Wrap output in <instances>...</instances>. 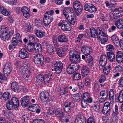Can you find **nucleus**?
I'll return each mask as SVG.
<instances>
[{
	"instance_id": "f257e3e1",
	"label": "nucleus",
	"mask_w": 123,
	"mask_h": 123,
	"mask_svg": "<svg viewBox=\"0 0 123 123\" xmlns=\"http://www.w3.org/2000/svg\"><path fill=\"white\" fill-rule=\"evenodd\" d=\"M90 31L92 37H97L101 41L102 44H105L107 41L108 38L106 35L101 27H97L96 30L93 27L91 28Z\"/></svg>"
},
{
	"instance_id": "f03ea898",
	"label": "nucleus",
	"mask_w": 123,
	"mask_h": 123,
	"mask_svg": "<svg viewBox=\"0 0 123 123\" xmlns=\"http://www.w3.org/2000/svg\"><path fill=\"white\" fill-rule=\"evenodd\" d=\"M10 36L7 27L2 25L0 28V36L1 39L4 41L8 40Z\"/></svg>"
},
{
	"instance_id": "7ed1b4c3",
	"label": "nucleus",
	"mask_w": 123,
	"mask_h": 123,
	"mask_svg": "<svg viewBox=\"0 0 123 123\" xmlns=\"http://www.w3.org/2000/svg\"><path fill=\"white\" fill-rule=\"evenodd\" d=\"M114 11L117 12H114L112 11L109 13V17L112 20L117 18V17H120L123 15V8L120 7L116 8L114 9Z\"/></svg>"
},
{
	"instance_id": "20e7f679",
	"label": "nucleus",
	"mask_w": 123,
	"mask_h": 123,
	"mask_svg": "<svg viewBox=\"0 0 123 123\" xmlns=\"http://www.w3.org/2000/svg\"><path fill=\"white\" fill-rule=\"evenodd\" d=\"M69 56L70 60L72 62H76L77 61H79L80 59L78 52L74 50H72L70 51Z\"/></svg>"
},
{
	"instance_id": "39448f33",
	"label": "nucleus",
	"mask_w": 123,
	"mask_h": 123,
	"mask_svg": "<svg viewBox=\"0 0 123 123\" xmlns=\"http://www.w3.org/2000/svg\"><path fill=\"white\" fill-rule=\"evenodd\" d=\"M34 62L37 66L43 65L44 62V59L43 55L38 54L35 56L34 58Z\"/></svg>"
},
{
	"instance_id": "423d86ee",
	"label": "nucleus",
	"mask_w": 123,
	"mask_h": 123,
	"mask_svg": "<svg viewBox=\"0 0 123 123\" xmlns=\"http://www.w3.org/2000/svg\"><path fill=\"white\" fill-rule=\"evenodd\" d=\"M73 7L76 14L77 15H80L83 9V6L81 3L77 1H75L74 3Z\"/></svg>"
},
{
	"instance_id": "0eeeda50",
	"label": "nucleus",
	"mask_w": 123,
	"mask_h": 123,
	"mask_svg": "<svg viewBox=\"0 0 123 123\" xmlns=\"http://www.w3.org/2000/svg\"><path fill=\"white\" fill-rule=\"evenodd\" d=\"M59 26H61V29L62 31H69L71 29V26L68 22L65 20H63L61 23H59L58 24Z\"/></svg>"
},
{
	"instance_id": "6e6552de",
	"label": "nucleus",
	"mask_w": 123,
	"mask_h": 123,
	"mask_svg": "<svg viewBox=\"0 0 123 123\" xmlns=\"http://www.w3.org/2000/svg\"><path fill=\"white\" fill-rule=\"evenodd\" d=\"M12 68L11 64L9 62H7L4 67L3 73V74L6 76L9 75Z\"/></svg>"
},
{
	"instance_id": "1a4fd4ad",
	"label": "nucleus",
	"mask_w": 123,
	"mask_h": 123,
	"mask_svg": "<svg viewBox=\"0 0 123 123\" xmlns=\"http://www.w3.org/2000/svg\"><path fill=\"white\" fill-rule=\"evenodd\" d=\"M54 67L56 71V73L59 74L60 73L62 70L63 64L60 61H57L54 65Z\"/></svg>"
},
{
	"instance_id": "9d476101",
	"label": "nucleus",
	"mask_w": 123,
	"mask_h": 123,
	"mask_svg": "<svg viewBox=\"0 0 123 123\" xmlns=\"http://www.w3.org/2000/svg\"><path fill=\"white\" fill-rule=\"evenodd\" d=\"M20 102L22 106L24 107L28 106L31 104L29 96L27 95L22 98L21 99Z\"/></svg>"
},
{
	"instance_id": "9b49d317",
	"label": "nucleus",
	"mask_w": 123,
	"mask_h": 123,
	"mask_svg": "<svg viewBox=\"0 0 123 123\" xmlns=\"http://www.w3.org/2000/svg\"><path fill=\"white\" fill-rule=\"evenodd\" d=\"M74 104L73 102H66L64 105V109L67 113L70 112L71 108H72L74 106Z\"/></svg>"
},
{
	"instance_id": "f8f14e48",
	"label": "nucleus",
	"mask_w": 123,
	"mask_h": 123,
	"mask_svg": "<svg viewBox=\"0 0 123 123\" xmlns=\"http://www.w3.org/2000/svg\"><path fill=\"white\" fill-rule=\"evenodd\" d=\"M19 57L21 58L24 59L27 58L29 56L28 53L26 49L24 48L20 49L19 53Z\"/></svg>"
},
{
	"instance_id": "ddd939ff",
	"label": "nucleus",
	"mask_w": 123,
	"mask_h": 123,
	"mask_svg": "<svg viewBox=\"0 0 123 123\" xmlns=\"http://www.w3.org/2000/svg\"><path fill=\"white\" fill-rule=\"evenodd\" d=\"M21 11L24 16L25 18L30 17L29 8L26 6H23L21 8Z\"/></svg>"
},
{
	"instance_id": "4468645a",
	"label": "nucleus",
	"mask_w": 123,
	"mask_h": 123,
	"mask_svg": "<svg viewBox=\"0 0 123 123\" xmlns=\"http://www.w3.org/2000/svg\"><path fill=\"white\" fill-rule=\"evenodd\" d=\"M49 96V93L48 92H42L40 94L41 99L43 102L48 100Z\"/></svg>"
},
{
	"instance_id": "2eb2a0df",
	"label": "nucleus",
	"mask_w": 123,
	"mask_h": 123,
	"mask_svg": "<svg viewBox=\"0 0 123 123\" xmlns=\"http://www.w3.org/2000/svg\"><path fill=\"white\" fill-rule=\"evenodd\" d=\"M85 117L82 115H78L75 120V123H86Z\"/></svg>"
},
{
	"instance_id": "dca6fc26",
	"label": "nucleus",
	"mask_w": 123,
	"mask_h": 123,
	"mask_svg": "<svg viewBox=\"0 0 123 123\" xmlns=\"http://www.w3.org/2000/svg\"><path fill=\"white\" fill-rule=\"evenodd\" d=\"M11 101L14 106L15 110H17L19 105V102L18 99L15 97H13L12 98Z\"/></svg>"
},
{
	"instance_id": "f3484780",
	"label": "nucleus",
	"mask_w": 123,
	"mask_h": 123,
	"mask_svg": "<svg viewBox=\"0 0 123 123\" xmlns=\"http://www.w3.org/2000/svg\"><path fill=\"white\" fill-rule=\"evenodd\" d=\"M53 18L51 16H45L43 19V22L45 25L48 26L53 20Z\"/></svg>"
},
{
	"instance_id": "a211bd4d",
	"label": "nucleus",
	"mask_w": 123,
	"mask_h": 123,
	"mask_svg": "<svg viewBox=\"0 0 123 123\" xmlns=\"http://www.w3.org/2000/svg\"><path fill=\"white\" fill-rule=\"evenodd\" d=\"M68 89V87L65 86L62 88H60V93L61 95H64L66 96H68L70 94V92L67 90Z\"/></svg>"
},
{
	"instance_id": "6ab92c4d",
	"label": "nucleus",
	"mask_w": 123,
	"mask_h": 123,
	"mask_svg": "<svg viewBox=\"0 0 123 123\" xmlns=\"http://www.w3.org/2000/svg\"><path fill=\"white\" fill-rule=\"evenodd\" d=\"M116 59L118 63L123 62V53L122 52L119 51L117 52Z\"/></svg>"
},
{
	"instance_id": "aec40b11",
	"label": "nucleus",
	"mask_w": 123,
	"mask_h": 123,
	"mask_svg": "<svg viewBox=\"0 0 123 123\" xmlns=\"http://www.w3.org/2000/svg\"><path fill=\"white\" fill-rule=\"evenodd\" d=\"M81 75L83 77H85L90 73V69L87 66H83L81 68Z\"/></svg>"
},
{
	"instance_id": "412c9836",
	"label": "nucleus",
	"mask_w": 123,
	"mask_h": 123,
	"mask_svg": "<svg viewBox=\"0 0 123 123\" xmlns=\"http://www.w3.org/2000/svg\"><path fill=\"white\" fill-rule=\"evenodd\" d=\"M58 40L59 42L61 43H64L68 41V39L65 35H60L58 37Z\"/></svg>"
},
{
	"instance_id": "4be33fe9",
	"label": "nucleus",
	"mask_w": 123,
	"mask_h": 123,
	"mask_svg": "<svg viewBox=\"0 0 123 123\" xmlns=\"http://www.w3.org/2000/svg\"><path fill=\"white\" fill-rule=\"evenodd\" d=\"M20 69H21L20 70H21L22 69H23L24 70H25L26 73H28L29 74H31V73L32 71L31 68L29 65H22L21 68Z\"/></svg>"
},
{
	"instance_id": "5701e85b",
	"label": "nucleus",
	"mask_w": 123,
	"mask_h": 123,
	"mask_svg": "<svg viewBox=\"0 0 123 123\" xmlns=\"http://www.w3.org/2000/svg\"><path fill=\"white\" fill-rule=\"evenodd\" d=\"M20 69H21L20 70H21L22 69H23L24 70H25L26 73H28L29 74H31V73L32 71L31 68L29 65H22L21 68Z\"/></svg>"
},
{
	"instance_id": "b1692460",
	"label": "nucleus",
	"mask_w": 123,
	"mask_h": 123,
	"mask_svg": "<svg viewBox=\"0 0 123 123\" xmlns=\"http://www.w3.org/2000/svg\"><path fill=\"white\" fill-rule=\"evenodd\" d=\"M20 69H21L20 70H21L22 69H23L24 70H25L26 73H28L29 74H31V73L32 71L31 68L29 65H22L21 68Z\"/></svg>"
},
{
	"instance_id": "393cba45",
	"label": "nucleus",
	"mask_w": 123,
	"mask_h": 123,
	"mask_svg": "<svg viewBox=\"0 0 123 123\" xmlns=\"http://www.w3.org/2000/svg\"><path fill=\"white\" fill-rule=\"evenodd\" d=\"M20 69H21L20 70H21L22 69H23L24 70H25L26 73H28L29 74H31V73L32 71L31 68L29 65H22L21 68Z\"/></svg>"
},
{
	"instance_id": "a878e982",
	"label": "nucleus",
	"mask_w": 123,
	"mask_h": 123,
	"mask_svg": "<svg viewBox=\"0 0 123 123\" xmlns=\"http://www.w3.org/2000/svg\"><path fill=\"white\" fill-rule=\"evenodd\" d=\"M82 99L88 100L89 103H91L92 101V99L91 97H90L89 93L87 92L83 93Z\"/></svg>"
},
{
	"instance_id": "bb28decb",
	"label": "nucleus",
	"mask_w": 123,
	"mask_h": 123,
	"mask_svg": "<svg viewBox=\"0 0 123 123\" xmlns=\"http://www.w3.org/2000/svg\"><path fill=\"white\" fill-rule=\"evenodd\" d=\"M11 88L12 90L15 92H17L19 91L18 85L16 82H13L12 83Z\"/></svg>"
},
{
	"instance_id": "cd10ccee",
	"label": "nucleus",
	"mask_w": 123,
	"mask_h": 123,
	"mask_svg": "<svg viewBox=\"0 0 123 123\" xmlns=\"http://www.w3.org/2000/svg\"><path fill=\"white\" fill-rule=\"evenodd\" d=\"M115 24L117 28L123 30V20L119 19L117 21L115 22Z\"/></svg>"
},
{
	"instance_id": "c85d7f7f",
	"label": "nucleus",
	"mask_w": 123,
	"mask_h": 123,
	"mask_svg": "<svg viewBox=\"0 0 123 123\" xmlns=\"http://www.w3.org/2000/svg\"><path fill=\"white\" fill-rule=\"evenodd\" d=\"M55 113L56 117H59L60 120H62V118L64 117L63 113L59 110V109L55 111Z\"/></svg>"
},
{
	"instance_id": "c756f323",
	"label": "nucleus",
	"mask_w": 123,
	"mask_h": 123,
	"mask_svg": "<svg viewBox=\"0 0 123 123\" xmlns=\"http://www.w3.org/2000/svg\"><path fill=\"white\" fill-rule=\"evenodd\" d=\"M70 24L72 25H74L75 24V17L74 15L69 16L68 15L67 16L65 17Z\"/></svg>"
},
{
	"instance_id": "7c9ffc66",
	"label": "nucleus",
	"mask_w": 123,
	"mask_h": 123,
	"mask_svg": "<svg viewBox=\"0 0 123 123\" xmlns=\"http://www.w3.org/2000/svg\"><path fill=\"white\" fill-rule=\"evenodd\" d=\"M69 65L75 72L78 70L79 69V65L76 62H72Z\"/></svg>"
},
{
	"instance_id": "2f4dec72",
	"label": "nucleus",
	"mask_w": 123,
	"mask_h": 123,
	"mask_svg": "<svg viewBox=\"0 0 123 123\" xmlns=\"http://www.w3.org/2000/svg\"><path fill=\"white\" fill-rule=\"evenodd\" d=\"M41 44L39 43H35L34 44V50L36 52H41L42 50Z\"/></svg>"
},
{
	"instance_id": "473e14b6",
	"label": "nucleus",
	"mask_w": 123,
	"mask_h": 123,
	"mask_svg": "<svg viewBox=\"0 0 123 123\" xmlns=\"http://www.w3.org/2000/svg\"><path fill=\"white\" fill-rule=\"evenodd\" d=\"M107 55L110 61L112 62L115 60V56L113 53L111 52H108Z\"/></svg>"
},
{
	"instance_id": "72a5a7b5",
	"label": "nucleus",
	"mask_w": 123,
	"mask_h": 123,
	"mask_svg": "<svg viewBox=\"0 0 123 123\" xmlns=\"http://www.w3.org/2000/svg\"><path fill=\"white\" fill-rule=\"evenodd\" d=\"M86 61L88 65L91 66L92 65L93 63V58L91 55L86 56Z\"/></svg>"
},
{
	"instance_id": "f704fd0d",
	"label": "nucleus",
	"mask_w": 123,
	"mask_h": 123,
	"mask_svg": "<svg viewBox=\"0 0 123 123\" xmlns=\"http://www.w3.org/2000/svg\"><path fill=\"white\" fill-rule=\"evenodd\" d=\"M35 34L37 37L40 38H42L45 35V32L40 31L38 30L36 31Z\"/></svg>"
},
{
	"instance_id": "c9c22d12",
	"label": "nucleus",
	"mask_w": 123,
	"mask_h": 123,
	"mask_svg": "<svg viewBox=\"0 0 123 123\" xmlns=\"http://www.w3.org/2000/svg\"><path fill=\"white\" fill-rule=\"evenodd\" d=\"M101 97L107 99L108 97V93L106 90H103L100 93Z\"/></svg>"
},
{
	"instance_id": "e433bc0d",
	"label": "nucleus",
	"mask_w": 123,
	"mask_h": 123,
	"mask_svg": "<svg viewBox=\"0 0 123 123\" xmlns=\"http://www.w3.org/2000/svg\"><path fill=\"white\" fill-rule=\"evenodd\" d=\"M92 107L94 110H98L100 107L99 102L97 101L95 102H94L93 104Z\"/></svg>"
},
{
	"instance_id": "4c0bfd02",
	"label": "nucleus",
	"mask_w": 123,
	"mask_h": 123,
	"mask_svg": "<svg viewBox=\"0 0 123 123\" xmlns=\"http://www.w3.org/2000/svg\"><path fill=\"white\" fill-rule=\"evenodd\" d=\"M82 95L80 93L76 94L73 98L75 102L79 101L81 98Z\"/></svg>"
},
{
	"instance_id": "58836bf2",
	"label": "nucleus",
	"mask_w": 123,
	"mask_h": 123,
	"mask_svg": "<svg viewBox=\"0 0 123 123\" xmlns=\"http://www.w3.org/2000/svg\"><path fill=\"white\" fill-rule=\"evenodd\" d=\"M87 49L86 50H81V51L84 53L85 56H90V54L91 53V49L90 47L87 48Z\"/></svg>"
},
{
	"instance_id": "ea45409f",
	"label": "nucleus",
	"mask_w": 123,
	"mask_h": 123,
	"mask_svg": "<svg viewBox=\"0 0 123 123\" xmlns=\"http://www.w3.org/2000/svg\"><path fill=\"white\" fill-rule=\"evenodd\" d=\"M11 101H8L6 104L7 108L9 110L12 109L14 108V106Z\"/></svg>"
},
{
	"instance_id": "a19ab883",
	"label": "nucleus",
	"mask_w": 123,
	"mask_h": 123,
	"mask_svg": "<svg viewBox=\"0 0 123 123\" xmlns=\"http://www.w3.org/2000/svg\"><path fill=\"white\" fill-rule=\"evenodd\" d=\"M35 25L39 28L43 27V22L40 19L37 20L36 19L35 20Z\"/></svg>"
},
{
	"instance_id": "79ce46f5",
	"label": "nucleus",
	"mask_w": 123,
	"mask_h": 123,
	"mask_svg": "<svg viewBox=\"0 0 123 123\" xmlns=\"http://www.w3.org/2000/svg\"><path fill=\"white\" fill-rule=\"evenodd\" d=\"M3 98L4 99L8 100L11 97L10 93L8 92H4L2 95Z\"/></svg>"
},
{
	"instance_id": "37998d69",
	"label": "nucleus",
	"mask_w": 123,
	"mask_h": 123,
	"mask_svg": "<svg viewBox=\"0 0 123 123\" xmlns=\"http://www.w3.org/2000/svg\"><path fill=\"white\" fill-rule=\"evenodd\" d=\"M56 51L58 55L60 57H62L64 55V52L63 50L60 49H57Z\"/></svg>"
},
{
	"instance_id": "c03bdc74",
	"label": "nucleus",
	"mask_w": 123,
	"mask_h": 123,
	"mask_svg": "<svg viewBox=\"0 0 123 123\" xmlns=\"http://www.w3.org/2000/svg\"><path fill=\"white\" fill-rule=\"evenodd\" d=\"M34 43L30 42L29 43L27 46L28 50L30 51H31L33 50H34Z\"/></svg>"
},
{
	"instance_id": "a18cd8bd",
	"label": "nucleus",
	"mask_w": 123,
	"mask_h": 123,
	"mask_svg": "<svg viewBox=\"0 0 123 123\" xmlns=\"http://www.w3.org/2000/svg\"><path fill=\"white\" fill-rule=\"evenodd\" d=\"M89 103V101L88 100L82 99L81 104L82 107L83 108H86L88 105Z\"/></svg>"
},
{
	"instance_id": "49530a36",
	"label": "nucleus",
	"mask_w": 123,
	"mask_h": 123,
	"mask_svg": "<svg viewBox=\"0 0 123 123\" xmlns=\"http://www.w3.org/2000/svg\"><path fill=\"white\" fill-rule=\"evenodd\" d=\"M36 105L35 104H32V105L31 103V104H30V105L28 106H29L28 108V110L33 112H35V111L36 110V108L37 107V106L36 107H35H35Z\"/></svg>"
},
{
	"instance_id": "de8ad7c7",
	"label": "nucleus",
	"mask_w": 123,
	"mask_h": 123,
	"mask_svg": "<svg viewBox=\"0 0 123 123\" xmlns=\"http://www.w3.org/2000/svg\"><path fill=\"white\" fill-rule=\"evenodd\" d=\"M118 100L119 102H123V90H122L120 92Z\"/></svg>"
},
{
	"instance_id": "09e8293b",
	"label": "nucleus",
	"mask_w": 123,
	"mask_h": 123,
	"mask_svg": "<svg viewBox=\"0 0 123 123\" xmlns=\"http://www.w3.org/2000/svg\"><path fill=\"white\" fill-rule=\"evenodd\" d=\"M19 42L16 39L15 37H14L12 38V43L13 46H14V48H15L16 46L17 43Z\"/></svg>"
},
{
	"instance_id": "8fccbe9b",
	"label": "nucleus",
	"mask_w": 123,
	"mask_h": 123,
	"mask_svg": "<svg viewBox=\"0 0 123 123\" xmlns=\"http://www.w3.org/2000/svg\"><path fill=\"white\" fill-rule=\"evenodd\" d=\"M69 65L68 66L67 68V73L69 74H71L74 73L75 72L73 69Z\"/></svg>"
},
{
	"instance_id": "3c124183",
	"label": "nucleus",
	"mask_w": 123,
	"mask_h": 123,
	"mask_svg": "<svg viewBox=\"0 0 123 123\" xmlns=\"http://www.w3.org/2000/svg\"><path fill=\"white\" fill-rule=\"evenodd\" d=\"M73 77L74 80H78L81 78V77L80 74L78 73H75L74 74Z\"/></svg>"
},
{
	"instance_id": "603ef678",
	"label": "nucleus",
	"mask_w": 123,
	"mask_h": 123,
	"mask_svg": "<svg viewBox=\"0 0 123 123\" xmlns=\"http://www.w3.org/2000/svg\"><path fill=\"white\" fill-rule=\"evenodd\" d=\"M43 81V80L36 79V86L38 87L42 85Z\"/></svg>"
},
{
	"instance_id": "864d4df0",
	"label": "nucleus",
	"mask_w": 123,
	"mask_h": 123,
	"mask_svg": "<svg viewBox=\"0 0 123 123\" xmlns=\"http://www.w3.org/2000/svg\"><path fill=\"white\" fill-rule=\"evenodd\" d=\"M43 81L46 84H47L49 83L50 80V78L49 77L48 74L45 75L44 76Z\"/></svg>"
},
{
	"instance_id": "5fc2aeb1",
	"label": "nucleus",
	"mask_w": 123,
	"mask_h": 123,
	"mask_svg": "<svg viewBox=\"0 0 123 123\" xmlns=\"http://www.w3.org/2000/svg\"><path fill=\"white\" fill-rule=\"evenodd\" d=\"M115 70L116 72H119L121 73L123 72V68L120 65H118L116 66Z\"/></svg>"
},
{
	"instance_id": "6e6d98bb",
	"label": "nucleus",
	"mask_w": 123,
	"mask_h": 123,
	"mask_svg": "<svg viewBox=\"0 0 123 123\" xmlns=\"http://www.w3.org/2000/svg\"><path fill=\"white\" fill-rule=\"evenodd\" d=\"M90 9H89V12L92 13H94L97 11L96 7L93 5L92 4Z\"/></svg>"
},
{
	"instance_id": "4d7b16f0",
	"label": "nucleus",
	"mask_w": 123,
	"mask_h": 123,
	"mask_svg": "<svg viewBox=\"0 0 123 123\" xmlns=\"http://www.w3.org/2000/svg\"><path fill=\"white\" fill-rule=\"evenodd\" d=\"M54 48L53 47H49L48 48L47 52L49 54L51 55L53 54Z\"/></svg>"
},
{
	"instance_id": "13d9d810",
	"label": "nucleus",
	"mask_w": 123,
	"mask_h": 123,
	"mask_svg": "<svg viewBox=\"0 0 123 123\" xmlns=\"http://www.w3.org/2000/svg\"><path fill=\"white\" fill-rule=\"evenodd\" d=\"M69 13V11H68V7L64 8L63 11V13L65 18L67 16L68 13Z\"/></svg>"
},
{
	"instance_id": "bf43d9fd",
	"label": "nucleus",
	"mask_w": 123,
	"mask_h": 123,
	"mask_svg": "<svg viewBox=\"0 0 123 123\" xmlns=\"http://www.w3.org/2000/svg\"><path fill=\"white\" fill-rule=\"evenodd\" d=\"M32 123H45L44 120L42 119H36L33 120Z\"/></svg>"
},
{
	"instance_id": "052dcab7",
	"label": "nucleus",
	"mask_w": 123,
	"mask_h": 123,
	"mask_svg": "<svg viewBox=\"0 0 123 123\" xmlns=\"http://www.w3.org/2000/svg\"><path fill=\"white\" fill-rule=\"evenodd\" d=\"M2 13L5 16H7L10 14V12L5 8V9L2 11Z\"/></svg>"
},
{
	"instance_id": "680f3d73",
	"label": "nucleus",
	"mask_w": 123,
	"mask_h": 123,
	"mask_svg": "<svg viewBox=\"0 0 123 123\" xmlns=\"http://www.w3.org/2000/svg\"><path fill=\"white\" fill-rule=\"evenodd\" d=\"M92 6V4L90 3L86 4L84 6L85 9L86 11L89 12V9H90Z\"/></svg>"
},
{
	"instance_id": "e2e57ef3",
	"label": "nucleus",
	"mask_w": 123,
	"mask_h": 123,
	"mask_svg": "<svg viewBox=\"0 0 123 123\" xmlns=\"http://www.w3.org/2000/svg\"><path fill=\"white\" fill-rule=\"evenodd\" d=\"M100 60L103 61L104 62H107V58L106 55H102L100 57Z\"/></svg>"
},
{
	"instance_id": "0e129e2a",
	"label": "nucleus",
	"mask_w": 123,
	"mask_h": 123,
	"mask_svg": "<svg viewBox=\"0 0 123 123\" xmlns=\"http://www.w3.org/2000/svg\"><path fill=\"white\" fill-rule=\"evenodd\" d=\"M85 84L86 86H88L90 85L91 82L90 78L86 77L85 79Z\"/></svg>"
},
{
	"instance_id": "69168bd1",
	"label": "nucleus",
	"mask_w": 123,
	"mask_h": 123,
	"mask_svg": "<svg viewBox=\"0 0 123 123\" xmlns=\"http://www.w3.org/2000/svg\"><path fill=\"white\" fill-rule=\"evenodd\" d=\"M106 48L108 51H112L114 50V47L113 45L111 44H109L108 45Z\"/></svg>"
},
{
	"instance_id": "338daca9",
	"label": "nucleus",
	"mask_w": 123,
	"mask_h": 123,
	"mask_svg": "<svg viewBox=\"0 0 123 123\" xmlns=\"http://www.w3.org/2000/svg\"><path fill=\"white\" fill-rule=\"evenodd\" d=\"M115 44L117 46H118L120 44V43L119 40L118 38L116 39L113 41Z\"/></svg>"
},
{
	"instance_id": "774afa93",
	"label": "nucleus",
	"mask_w": 123,
	"mask_h": 123,
	"mask_svg": "<svg viewBox=\"0 0 123 123\" xmlns=\"http://www.w3.org/2000/svg\"><path fill=\"white\" fill-rule=\"evenodd\" d=\"M119 86L120 87H123V78L121 77L118 81Z\"/></svg>"
}]
</instances>
